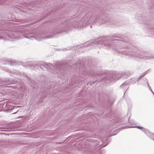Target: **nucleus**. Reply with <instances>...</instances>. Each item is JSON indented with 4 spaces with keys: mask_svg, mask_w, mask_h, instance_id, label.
Returning <instances> with one entry per match:
<instances>
[{
    "mask_svg": "<svg viewBox=\"0 0 154 154\" xmlns=\"http://www.w3.org/2000/svg\"><path fill=\"white\" fill-rule=\"evenodd\" d=\"M138 128L140 129H141L142 128L140 127H138Z\"/></svg>",
    "mask_w": 154,
    "mask_h": 154,
    "instance_id": "1",
    "label": "nucleus"
}]
</instances>
